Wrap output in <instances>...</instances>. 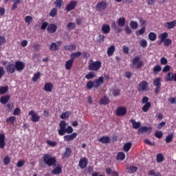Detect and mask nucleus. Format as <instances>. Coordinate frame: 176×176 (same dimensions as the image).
<instances>
[{"mask_svg": "<svg viewBox=\"0 0 176 176\" xmlns=\"http://www.w3.org/2000/svg\"><path fill=\"white\" fill-rule=\"evenodd\" d=\"M69 135H65L63 137L64 141L66 142H69V141H74L76 137H78V133H74V128L71 126L67 127V122L64 120H61L59 123V129L58 130V135L63 136L65 133Z\"/></svg>", "mask_w": 176, "mask_h": 176, "instance_id": "f257e3e1", "label": "nucleus"}, {"mask_svg": "<svg viewBox=\"0 0 176 176\" xmlns=\"http://www.w3.org/2000/svg\"><path fill=\"white\" fill-rule=\"evenodd\" d=\"M42 159L44 164L40 163V167H41V168H45L46 165L48 166V167L56 166V163H57V160L56 157H52V155L49 153L44 154L42 157Z\"/></svg>", "mask_w": 176, "mask_h": 176, "instance_id": "f03ea898", "label": "nucleus"}, {"mask_svg": "<svg viewBox=\"0 0 176 176\" xmlns=\"http://www.w3.org/2000/svg\"><path fill=\"white\" fill-rule=\"evenodd\" d=\"M144 65V62L141 60V57L137 56L132 59V68L140 69Z\"/></svg>", "mask_w": 176, "mask_h": 176, "instance_id": "7ed1b4c3", "label": "nucleus"}, {"mask_svg": "<svg viewBox=\"0 0 176 176\" xmlns=\"http://www.w3.org/2000/svg\"><path fill=\"white\" fill-rule=\"evenodd\" d=\"M153 86H155V94H159L162 89V78L157 77L153 80Z\"/></svg>", "mask_w": 176, "mask_h": 176, "instance_id": "20e7f679", "label": "nucleus"}, {"mask_svg": "<svg viewBox=\"0 0 176 176\" xmlns=\"http://www.w3.org/2000/svg\"><path fill=\"white\" fill-rule=\"evenodd\" d=\"M101 61L96 60L95 62H93L89 65V71H95L97 72V71H99V69L101 68Z\"/></svg>", "mask_w": 176, "mask_h": 176, "instance_id": "39448f33", "label": "nucleus"}, {"mask_svg": "<svg viewBox=\"0 0 176 176\" xmlns=\"http://www.w3.org/2000/svg\"><path fill=\"white\" fill-rule=\"evenodd\" d=\"M149 86V83L148 82L143 80L140 82L138 90V91L144 92V91H148V87Z\"/></svg>", "mask_w": 176, "mask_h": 176, "instance_id": "423d86ee", "label": "nucleus"}, {"mask_svg": "<svg viewBox=\"0 0 176 176\" xmlns=\"http://www.w3.org/2000/svg\"><path fill=\"white\" fill-rule=\"evenodd\" d=\"M7 74H14L16 72V67L14 63L8 62L7 65L5 67Z\"/></svg>", "mask_w": 176, "mask_h": 176, "instance_id": "0eeeda50", "label": "nucleus"}, {"mask_svg": "<svg viewBox=\"0 0 176 176\" xmlns=\"http://www.w3.org/2000/svg\"><path fill=\"white\" fill-rule=\"evenodd\" d=\"M127 113V109L123 106L118 107L116 110V115L117 116H124Z\"/></svg>", "mask_w": 176, "mask_h": 176, "instance_id": "6e6552de", "label": "nucleus"}, {"mask_svg": "<svg viewBox=\"0 0 176 176\" xmlns=\"http://www.w3.org/2000/svg\"><path fill=\"white\" fill-rule=\"evenodd\" d=\"M28 115L29 116H32L31 120L34 123H36V122H39V119H41V117L38 116V114L35 113L34 111H29Z\"/></svg>", "mask_w": 176, "mask_h": 176, "instance_id": "1a4fd4ad", "label": "nucleus"}, {"mask_svg": "<svg viewBox=\"0 0 176 176\" xmlns=\"http://www.w3.org/2000/svg\"><path fill=\"white\" fill-rule=\"evenodd\" d=\"M76 5H78V1H72L66 6L65 10L67 12H71V10H74V9H75V8H76Z\"/></svg>", "mask_w": 176, "mask_h": 176, "instance_id": "9d476101", "label": "nucleus"}, {"mask_svg": "<svg viewBox=\"0 0 176 176\" xmlns=\"http://www.w3.org/2000/svg\"><path fill=\"white\" fill-rule=\"evenodd\" d=\"M89 164V161L87 160V158L86 157H82L80 160L78 165L80 168L82 170L86 168L87 167V164Z\"/></svg>", "mask_w": 176, "mask_h": 176, "instance_id": "9b49d317", "label": "nucleus"}, {"mask_svg": "<svg viewBox=\"0 0 176 176\" xmlns=\"http://www.w3.org/2000/svg\"><path fill=\"white\" fill-rule=\"evenodd\" d=\"M108 4L107 3L106 1H102L97 3L96 5V9L98 10H105V9L107 8Z\"/></svg>", "mask_w": 176, "mask_h": 176, "instance_id": "f8f14e48", "label": "nucleus"}, {"mask_svg": "<svg viewBox=\"0 0 176 176\" xmlns=\"http://www.w3.org/2000/svg\"><path fill=\"white\" fill-rule=\"evenodd\" d=\"M47 31L49 32V34H54L56 31H57V25L54 23H51L48 25L47 28Z\"/></svg>", "mask_w": 176, "mask_h": 176, "instance_id": "ddd939ff", "label": "nucleus"}, {"mask_svg": "<svg viewBox=\"0 0 176 176\" xmlns=\"http://www.w3.org/2000/svg\"><path fill=\"white\" fill-rule=\"evenodd\" d=\"M141 133H148L149 134H151V133H152V128L147 126H141L138 130V134H141Z\"/></svg>", "mask_w": 176, "mask_h": 176, "instance_id": "4468645a", "label": "nucleus"}, {"mask_svg": "<svg viewBox=\"0 0 176 176\" xmlns=\"http://www.w3.org/2000/svg\"><path fill=\"white\" fill-rule=\"evenodd\" d=\"M15 70L16 71H23L25 68V64L21 61H16L14 64Z\"/></svg>", "mask_w": 176, "mask_h": 176, "instance_id": "2eb2a0df", "label": "nucleus"}, {"mask_svg": "<svg viewBox=\"0 0 176 176\" xmlns=\"http://www.w3.org/2000/svg\"><path fill=\"white\" fill-rule=\"evenodd\" d=\"M94 87L96 89L100 87L102 85H104V77L100 76L98 79L94 80Z\"/></svg>", "mask_w": 176, "mask_h": 176, "instance_id": "dca6fc26", "label": "nucleus"}, {"mask_svg": "<svg viewBox=\"0 0 176 176\" xmlns=\"http://www.w3.org/2000/svg\"><path fill=\"white\" fill-rule=\"evenodd\" d=\"M10 100V96L5 95L1 97L0 102L1 104H3V105H6V104H8V102H9Z\"/></svg>", "mask_w": 176, "mask_h": 176, "instance_id": "f3484780", "label": "nucleus"}, {"mask_svg": "<svg viewBox=\"0 0 176 176\" xmlns=\"http://www.w3.org/2000/svg\"><path fill=\"white\" fill-rule=\"evenodd\" d=\"M5 134L1 133L0 134V148L3 149L5 148V146L6 145V143L5 142Z\"/></svg>", "mask_w": 176, "mask_h": 176, "instance_id": "a211bd4d", "label": "nucleus"}, {"mask_svg": "<svg viewBox=\"0 0 176 176\" xmlns=\"http://www.w3.org/2000/svg\"><path fill=\"white\" fill-rule=\"evenodd\" d=\"M8 1H9V0H6V2H8ZM21 1H23V0H12V2H14V3L11 7V10L12 11L16 10V9H17V8H18V5L21 3Z\"/></svg>", "mask_w": 176, "mask_h": 176, "instance_id": "6ab92c4d", "label": "nucleus"}, {"mask_svg": "<svg viewBox=\"0 0 176 176\" xmlns=\"http://www.w3.org/2000/svg\"><path fill=\"white\" fill-rule=\"evenodd\" d=\"M71 153H72V150L69 148V147H67L65 148V152L63 155V159H68L71 156Z\"/></svg>", "mask_w": 176, "mask_h": 176, "instance_id": "aec40b11", "label": "nucleus"}, {"mask_svg": "<svg viewBox=\"0 0 176 176\" xmlns=\"http://www.w3.org/2000/svg\"><path fill=\"white\" fill-rule=\"evenodd\" d=\"M51 173L54 175H58V174H61L63 173V168L61 166H56L51 171Z\"/></svg>", "mask_w": 176, "mask_h": 176, "instance_id": "412c9836", "label": "nucleus"}, {"mask_svg": "<svg viewBox=\"0 0 176 176\" xmlns=\"http://www.w3.org/2000/svg\"><path fill=\"white\" fill-rule=\"evenodd\" d=\"M44 90L48 93H51L53 90V84L51 82H46L44 85Z\"/></svg>", "mask_w": 176, "mask_h": 176, "instance_id": "4be33fe9", "label": "nucleus"}, {"mask_svg": "<svg viewBox=\"0 0 176 176\" xmlns=\"http://www.w3.org/2000/svg\"><path fill=\"white\" fill-rule=\"evenodd\" d=\"M111 32V27L109 25L104 24L102 26V34H109Z\"/></svg>", "mask_w": 176, "mask_h": 176, "instance_id": "5701e85b", "label": "nucleus"}, {"mask_svg": "<svg viewBox=\"0 0 176 176\" xmlns=\"http://www.w3.org/2000/svg\"><path fill=\"white\" fill-rule=\"evenodd\" d=\"M99 142H102V144H109L111 142V138L108 136H102L99 138Z\"/></svg>", "mask_w": 176, "mask_h": 176, "instance_id": "b1692460", "label": "nucleus"}, {"mask_svg": "<svg viewBox=\"0 0 176 176\" xmlns=\"http://www.w3.org/2000/svg\"><path fill=\"white\" fill-rule=\"evenodd\" d=\"M176 25V21L173 20V21L170 22H167L165 25L166 28L168 30H171L174 28Z\"/></svg>", "mask_w": 176, "mask_h": 176, "instance_id": "393cba45", "label": "nucleus"}, {"mask_svg": "<svg viewBox=\"0 0 176 176\" xmlns=\"http://www.w3.org/2000/svg\"><path fill=\"white\" fill-rule=\"evenodd\" d=\"M80 56H82V52H73L70 55V60L75 61V59L78 58V57H80Z\"/></svg>", "mask_w": 176, "mask_h": 176, "instance_id": "a878e982", "label": "nucleus"}, {"mask_svg": "<svg viewBox=\"0 0 176 176\" xmlns=\"http://www.w3.org/2000/svg\"><path fill=\"white\" fill-rule=\"evenodd\" d=\"M72 65H74V61L72 59L67 60L65 65V69L69 71L72 68Z\"/></svg>", "mask_w": 176, "mask_h": 176, "instance_id": "bb28decb", "label": "nucleus"}, {"mask_svg": "<svg viewBox=\"0 0 176 176\" xmlns=\"http://www.w3.org/2000/svg\"><path fill=\"white\" fill-rule=\"evenodd\" d=\"M76 49V45L70 44L69 45H65L64 50H69V52H74Z\"/></svg>", "mask_w": 176, "mask_h": 176, "instance_id": "cd10ccee", "label": "nucleus"}, {"mask_svg": "<svg viewBox=\"0 0 176 176\" xmlns=\"http://www.w3.org/2000/svg\"><path fill=\"white\" fill-rule=\"evenodd\" d=\"M7 124H9L10 126H12V124H14V122H16V117L11 116L6 119V120Z\"/></svg>", "mask_w": 176, "mask_h": 176, "instance_id": "c85d7f7f", "label": "nucleus"}, {"mask_svg": "<svg viewBox=\"0 0 176 176\" xmlns=\"http://www.w3.org/2000/svg\"><path fill=\"white\" fill-rule=\"evenodd\" d=\"M130 123L132 124V126L134 129H140L141 127V122H135V120H131Z\"/></svg>", "mask_w": 176, "mask_h": 176, "instance_id": "c756f323", "label": "nucleus"}, {"mask_svg": "<svg viewBox=\"0 0 176 176\" xmlns=\"http://www.w3.org/2000/svg\"><path fill=\"white\" fill-rule=\"evenodd\" d=\"M99 104L100 105H108L109 104V99L107 96H104L102 99L100 100Z\"/></svg>", "mask_w": 176, "mask_h": 176, "instance_id": "7c9ffc66", "label": "nucleus"}, {"mask_svg": "<svg viewBox=\"0 0 176 176\" xmlns=\"http://www.w3.org/2000/svg\"><path fill=\"white\" fill-rule=\"evenodd\" d=\"M113 53H115V45H111L107 50V55L109 57H112V56H113Z\"/></svg>", "mask_w": 176, "mask_h": 176, "instance_id": "2f4dec72", "label": "nucleus"}, {"mask_svg": "<svg viewBox=\"0 0 176 176\" xmlns=\"http://www.w3.org/2000/svg\"><path fill=\"white\" fill-rule=\"evenodd\" d=\"M162 71V66H160V65H156L154 67H153V75H157V74H159V72H160Z\"/></svg>", "mask_w": 176, "mask_h": 176, "instance_id": "473e14b6", "label": "nucleus"}, {"mask_svg": "<svg viewBox=\"0 0 176 176\" xmlns=\"http://www.w3.org/2000/svg\"><path fill=\"white\" fill-rule=\"evenodd\" d=\"M174 78V74L173 72H168L165 76V80L166 82H171Z\"/></svg>", "mask_w": 176, "mask_h": 176, "instance_id": "72a5a7b5", "label": "nucleus"}, {"mask_svg": "<svg viewBox=\"0 0 176 176\" xmlns=\"http://www.w3.org/2000/svg\"><path fill=\"white\" fill-rule=\"evenodd\" d=\"M132 145H133V144H131V142H130L126 143L125 144H124L123 151L124 152H129V151H130V149H131Z\"/></svg>", "mask_w": 176, "mask_h": 176, "instance_id": "f704fd0d", "label": "nucleus"}, {"mask_svg": "<svg viewBox=\"0 0 176 176\" xmlns=\"http://www.w3.org/2000/svg\"><path fill=\"white\" fill-rule=\"evenodd\" d=\"M159 38L160 39V43H162V42H163L164 41L167 39V38H168V33L164 32V33L160 34Z\"/></svg>", "mask_w": 176, "mask_h": 176, "instance_id": "c9c22d12", "label": "nucleus"}, {"mask_svg": "<svg viewBox=\"0 0 176 176\" xmlns=\"http://www.w3.org/2000/svg\"><path fill=\"white\" fill-rule=\"evenodd\" d=\"M118 24L119 27H124L126 24V19L124 17H121L118 20Z\"/></svg>", "mask_w": 176, "mask_h": 176, "instance_id": "e433bc0d", "label": "nucleus"}, {"mask_svg": "<svg viewBox=\"0 0 176 176\" xmlns=\"http://www.w3.org/2000/svg\"><path fill=\"white\" fill-rule=\"evenodd\" d=\"M157 163H162L164 161V156L162 153L157 154L156 158Z\"/></svg>", "mask_w": 176, "mask_h": 176, "instance_id": "4c0bfd02", "label": "nucleus"}, {"mask_svg": "<svg viewBox=\"0 0 176 176\" xmlns=\"http://www.w3.org/2000/svg\"><path fill=\"white\" fill-rule=\"evenodd\" d=\"M64 4V1L63 0H56L54 2V5L56 6V8L61 9V6Z\"/></svg>", "mask_w": 176, "mask_h": 176, "instance_id": "58836bf2", "label": "nucleus"}, {"mask_svg": "<svg viewBox=\"0 0 176 176\" xmlns=\"http://www.w3.org/2000/svg\"><path fill=\"white\" fill-rule=\"evenodd\" d=\"M173 138H174V133L168 134L166 137L165 142H166V144H170V142H171V141H173Z\"/></svg>", "mask_w": 176, "mask_h": 176, "instance_id": "ea45409f", "label": "nucleus"}, {"mask_svg": "<svg viewBox=\"0 0 176 176\" xmlns=\"http://www.w3.org/2000/svg\"><path fill=\"white\" fill-rule=\"evenodd\" d=\"M126 155L123 152H119L117 155L116 159L117 160H121L123 161L124 159H125Z\"/></svg>", "mask_w": 176, "mask_h": 176, "instance_id": "a19ab883", "label": "nucleus"}, {"mask_svg": "<svg viewBox=\"0 0 176 176\" xmlns=\"http://www.w3.org/2000/svg\"><path fill=\"white\" fill-rule=\"evenodd\" d=\"M138 168L134 166H131L129 168H126L127 173L129 174H134L137 171Z\"/></svg>", "mask_w": 176, "mask_h": 176, "instance_id": "79ce46f5", "label": "nucleus"}, {"mask_svg": "<svg viewBox=\"0 0 176 176\" xmlns=\"http://www.w3.org/2000/svg\"><path fill=\"white\" fill-rule=\"evenodd\" d=\"M57 8H54L51 10V11L49 13V15L50 16V17H56V16H57Z\"/></svg>", "mask_w": 176, "mask_h": 176, "instance_id": "37998d69", "label": "nucleus"}, {"mask_svg": "<svg viewBox=\"0 0 176 176\" xmlns=\"http://www.w3.org/2000/svg\"><path fill=\"white\" fill-rule=\"evenodd\" d=\"M129 25L132 30H137V28H138V23L134 21H131Z\"/></svg>", "mask_w": 176, "mask_h": 176, "instance_id": "c03bdc74", "label": "nucleus"}, {"mask_svg": "<svg viewBox=\"0 0 176 176\" xmlns=\"http://www.w3.org/2000/svg\"><path fill=\"white\" fill-rule=\"evenodd\" d=\"M146 30V26L142 27V28L139 30L138 32H136L137 36H140V35H143V34H145Z\"/></svg>", "mask_w": 176, "mask_h": 176, "instance_id": "a18cd8bd", "label": "nucleus"}, {"mask_svg": "<svg viewBox=\"0 0 176 176\" xmlns=\"http://www.w3.org/2000/svg\"><path fill=\"white\" fill-rule=\"evenodd\" d=\"M156 38H157V35H156L155 33L154 32H150L148 34V39L150 41H152L153 42H154V41L156 39Z\"/></svg>", "mask_w": 176, "mask_h": 176, "instance_id": "49530a36", "label": "nucleus"}, {"mask_svg": "<svg viewBox=\"0 0 176 176\" xmlns=\"http://www.w3.org/2000/svg\"><path fill=\"white\" fill-rule=\"evenodd\" d=\"M151 102H147L142 107V111L143 112H148L149 111V108H151Z\"/></svg>", "mask_w": 176, "mask_h": 176, "instance_id": "de8ad7c7", "label": "nucleus"}, {"mask_svg": "<svg viewBox=\"0 0 176 176\" xmlns=\"http://www.w3.org/2000/svg\"><path fill=\"white\" fill-rule=\"evenodd\" d=\"M95 77H96V73H94V72H90L85 76V78L88 80L93 79V78H95Z\"/></svg>", "mask_w": 176, "mask_h": 176, "instance_id": "09e8293b", "label": "nucleus"}, {"mask_svg": "<svg viewBox=\"0 0 176 176\" xmlns=\"http://www.w3.org/2000/svg\"><path fill=\"white\" fill-rule=\"evenodd\" d=\"M164 42V45L166 47H168L170 45H173V41L171 38H166Z\"/></svg>", "mask_w": 176, "mask_h": 176, "instance_id": "8fccbe9b", "label": "nucleus"}, {"mask_svg": "<svg viewBox=\"0 0 176 176\" xmlns=\"http://www.w3.org/2000/svg\"><path fill=\"white\" fill-rule=\"evenodd\" d=\"M50 50H53L54 52H56V50H58V46L56 43H52L50 46Z\"/></svg>", "mask_w": 176, "mask_h": 176, "instance_id": "3c124183", "label": "nucleus"}, {"mask_svg": "<svg viewBox=\"0 0 176 176\" xmlns=\"http://www.w3.org/2000/svg\"><path fill=\"white\" fill-rule=\"evenodd\" d=\"M3 164L5 166H8V164H10V157H9V155H6L4 158H3Z\"/></svg>", "mask_w": 176, "mask_h": 176, "instance_id": "603ef678", "label": "nucleus"}, {"mask_svg": "<svg viewBox=\"0 0 176 176\" xmlns=\"http://www.w3.org/2000/svg\"><path fill=\"white\" fill-rule=\"evenodd\" d=\"M39 78H41V72H37L34 74L32 77L33 82H36L38 79H39Z\"/></svg>", "mask_w": 176, "mask_h": 176, "instance_id": "864d4df0", "label": "nucleus"}, {"mask_svg": "<svg viewBox=\"0 0 176 176\" xmlns=\"http://www.w3.org/2000/svg\"><path fill=\"white\" fill-rule=\"evenodd\" d=\"M87 89H88V90H90L91 89H93V87H94V82L89 80L86 85Z\"/></svg>", "mask_w": 176, "mask_h": 176, "instance_id": "5fc2aeb1", "label": "nucleus"}, {"mask_svg": "<svg viewBox=\"0 0 176 176\" xmlns=\"http://www.w3.org/2000/svg\"><path fill=\"white\" fill-rule=\"evenodd\" d=\"M9 87L8 86H4L0 87V94H6V91H8Z\"/></svg>", "mask_w": 176, "mask_h": 176, "instance_id": "6e6d98bb", "label": "nucleus"}, {"mask_svg": "<svg viewBox=\"0 0 176 176\" xmlns=\"http://www.w3.org/2000/svg\"><path fill=\"white\" fill-rule=\"evenodd\" d=\"M155 137L159 140L163 138V132L158 131L155 133Z\"/></svg>", "mask_w": 176, "mask_h": 176, "instance_id": "4d7b16f0", "label": "nucleus"}, {"mask_svg": "<svg viewBox=\"0 0 176 176\" xmlns=\"http://www.w3.org/2000/svg\"><path fill=\"white\" fill-rule=\"evenodd\" d=\"M25 22L28 23V25L32 23V16H26L25 17Z\"/></svg>", "mask_w": 176, "mask_h": 176, "instance_id": "13d9d810", "label": "nucleus"}, {"mask_svg": "<svg viewBox=\"0 0 176 176\" xmlns=\"http://www.w3.org/2000/svg\"><path fill=\"white\" fill-rule=\"evenodd\" d=\"M47 145H49V146H52V147H54L56 146V145H57V142H53L52 140H47L46 141Z\"/></svg>", "mask_w": 176, "mask_h": 176, "instance_id": "bf43d9fd", "label": "nucleus"}, {"mask_svg": "<svg viewBox=\"0 0 176 176\" xmlns=\"http://www.w3.org/2000/svg\"><path fill=\"white\" fill-rule=\"evenodd\" d=\"M13 107H14V104L12 102H10L8 104H6V108L8 112H10L13 109Z\"/></svg>", "mask_w": 176, "mask_h": 176, "instance_id": "052dcab7", "label": "nucleus"}, {"mask_svg": "<svg viewBox=\"0 0 176 176\" xmlns=\"http://www.w3.org/2000/svg\"><path fill=\"white\" fill-rule=\"evenodd\" d=\"M6 43V38L3 36H0V46Z\"/></svg>", "mask_w": 176, "mask_h": 176, "instance_id": "680f3d73", "label": "nucleus"}, {"mask_svg": "<svg viewBox=\"0 0 176 176\" xmlns=\"http://www.w3.org/2000/svg\"><path fill=\"white\" fill-rule=\"evenodd\" d=\"M120 89H114L113 91V96L114 97H118V96H120Z\"/></svg>", "mask_w": 176, "mask_h": 176, "instance_id": "e2e57ef3", "label": "nucleus"}, {"mask_svg": "<svg viewBox=\"0 0 176 176\" xmlns=\"http://www.w3.org/2000/svg\"><path fill=\"white\" fill-rule=\"evenodd\" d=\"M140 46H142V47H146L148 46V42L146 40H142L140 41Z\"/></svg>", "mask_w": 176, "mask_h": 176, "instance_id": "0e129e2a", "label": "nucleus"}, {"mask_svg": "<svg viewBox=\"0 0 176 176\" xmlns=\"http://www.w3.org/2000/svg\"><path fill=\"white\" fill-rule=\"evenodd\" d=\"M47 27H49V23L43 22L41 26V30H46Z\"/></svg>", "mask_w": 176, "mask_h": 176, "instance_id": "69168bd1", "label": "nucleus"}, {"mask_svg": "<svg viewBox=\"0 0 176 176\" xmlns=\"http://www.w3.org/2000/svg\"><path fill=\"white\" fill-rule=\"evenodd\" d=\"M25 164V161L19 160L16 164V166L17 167H23V166H24Z\"/></svg>", "mask_w": 176, "mask_h": 176, "instance_id": "338daca9", "label": "nucleus"}, {"mask_svg": "<svg viewBox=\"0 0 176 176\" xmlns=\"http://www.w3.org/2000/svg\"><path fill=\"white\" fill-rule=\"evenodd\" d=\"M160 63L162 65H166V64H167L168 61H167V58L162 57L160 59Z\"/></svg>", "mask_w": 176, "mask_h": 176, "instance_id": "774afa93", "label": "nucleus"}]
</instances>
